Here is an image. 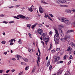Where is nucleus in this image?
Wrapping results in <instances>:
<instances>
[{"label":"nucleus","mask_w":75,"mask_h":75,"mask_svg":"<svg viewBox=\"0 0 75 75\" xmlns=\"http://www.w3.org/2000/svg\"><path fill=\"white\" fill-rule=\"evenodd\" d=\"M58 19L59 21L64 23L67 25H69L71 24V22L69 20H68L67 18L63 17H59L58 18Z\"/></svg>","instance_id":"1"},{"label":"nucleus","mask_w":75,"mask_h":75,"mask_svg":"<svg viewBox=\"0 0 75 75\" xmlns=\"http://www.w3.org/2000/svg\"><path fill=\"white\" fill-rule=\"evenodd\" d=\"M54 62H57V64H59L60 62L59 61V60L60 59V57L59 56L58 57L54 56Z\"/></svg>","instance_id":"2"},{"label":"nucleus","mask_w":75,"mask_h":75,"mask_svg":"<svg viewBox=\"0 0 75 75\" xmlns=\"http://www.w3.org/2000/svg\"><path fill=\"white\" fill-rule=\"evenodd\" d=\"M38 33L40 34L41 35H42V36H43V37H45V34L43 33V31L42 29L39 28L38 30Z\"/></svg>","instance_id":"3"},{"label":"nucleus","mask_w":75,"mask_h":75,"mask_svg":"<svg viewBox=\"0 0 75 75\" xmlns=\"http://www.w3.org/2000/svg\"><path fill=\"white\" fill-rule=\"evenodd\" d=\"M17 17L19 18L20 17V18H25V20H29L30 18L29 17H25V16L22 15H18V16H17Z\"/></svg>","instance_id":"4"},{"label":"nucleus","mask_w":75,"mask_h":75,"mask_svg":"<svg viewBox=\"0 0 75 75\" xmlns=\"http://www.w3.org/2000/svg\"><path fill=\"white\" fill-rule=\"evenodd\" d=\"M47 17L49 20H50L52 21H53L52 19L50 17V16H49V15H48V14L47 13V14H46V13H45V16H44V17H45V18H47Z\"/></svg>","instance_id":"5"},{"label":"nucleus","mask_w":75,"mask_h":75,"mask_svg":"<svg viewBox=\"0 0 75 75\" xmlns=\"http://www.w3.org/2000/svg\"><path fill=\"white\" fill-rule=\"evenodd\" d=\"M59 33L60 35H61L62 37H63L64 36V35L63 33V32H62V31L61 30V28H59L58 29Z\"/></svg>","instance_id":"6"},{"label":"nucleus","mask_w":75,"mask_h":75,"mask_svg":"<svg viewBox=\"0 0 75 75\" xmlns=\"http://www.w3.org/2000/svg\"><path fill=\"white\" fill-rule=\"evenodd\" d=\"M70 38V36L68 35H66L65 36L64 39L66 41H68Z\"/></svg>","instance_id":"7"},{"label":"nucleus","mask_w":75,"mask_h":75,"mask_svg":"<svg viewBox=\"0 0 75 75\" xmlns=\"http://www.w3.org/2000/svg\"><path fill=\"white\" fill-rule=\"evenodd\" d=\"M39 10L40 13H44V9L42 8V7L41 6L39 7Z\"/></svg>","instance_id":"8"},{"label":"nucleus","mask_w":75,"mask_h":75,"mask_svg":"<svg viewBox=\"0 0 75 75\" xmlns=\"http://www.w3.org/2000/svg\"><path fill=\"white\" fill-rule=\"evenodd\" d=\"M54 30L56 33V34L55 35H56L58 37H59V35L57 29H54Z\"/></svg>","instance_id":"9"},{"label":"nucleus","mask_w":75,"mask_h":75,"mask_svg":"<svg viewBox=\"0 0 75 75\" xmlns=\"http://www.w3.org/2000/svg\"><path fill=\"white\" fill-rule=\"evenodd\" d=\"M58 36L56 35H55L54 37V41H58Z\"/></svg>","instance_id":"10"},{"label":"nucleus","mask_w":75,"mask_h":75,"mask_svg":"<svg viewBox=\"0 0 75 75\" xmlns=\"http://www.w3.org/2000/svg\"><path fill=\"white\" fill-rule=\"evenodd\" d=\"M51 62V60L50 59L48 60L47 61V67H49L50 66V62Z\"/></svg>","instance_id":"11"},{"label":"nucleus","mask_w":75,"mask_h":75,"mask_svg":"<svg viewBox=\"0 0 75 75\" xmlns=\"http://www.w3.org/2000/svg\"><path fill=\"white\" fill-rule=\"evenodd\" d=\"M61 70V69H59L57 73V75H60V74H61L62 73V70Z\"/></svg>","instance_id":"12"},{"label":"nucleus","mask_w":75,"mask_h":75,"mask_svg":"<svg viewBox=\"0 0 75 75\" xmlns=\"http://www.w3.org/2000/svg\"><path fill=\"white\" fill-rule=\"evenodd\" d=\"M28 10L29 11H30V12H32V11H33V8L31 7L30 8H28Z\"/></svg>","instance_id":"13"},{"label":"nucleus","mask_w":75,"mask_h":75,"mask_svg":"<svg viewBox=\"0 0 75 75\" xmlns=\"http://www.w3.org/2000/svg\"><path fill=\"white\" fill-rule=\"evenodd\" d=\"M17 60H19L20 58H23L22 57H21V56H20L19 55H17Z\"/></svg>","instance_id":"14"},{"label":"nucleus","mask_w":75,"mask_h":75,"mask_svg":"<svg viewBox=\"0 0 75 75\" xmlns=\"http://www.w3.org/2000/svg\"><path fill=\"white\" fill-rule=\"evenodd\" d=\"M71 27H75V22H73L71 24Z\"/></svg>","instance_id":"15"},{"label":"nucleus","mask_w":75,"mask_h":75,"mask_svg":"<svg viewBox=\"0 0 75 75\" xmlns=\"http://www.w3.org/2000/svg\"><path fill=\"white\" fill-rule=\"evenodd\" d=\"M41 3H43V4H48V3L47 2H45V1L44 0H41Z\"/></svg>","instance_id":"16"},{"label":"nucleus","mask_w":75,"mask_h":75,"mask_svg":"<svg viewBox=\"0 0 75 75\" xmlns=\"http://www.w3.org/2000/svg\"><path fill=\"white\" fill-rule=\"evenodd\" d=\"M67 32L68 33H72V32H74V30H68Z\"/></svg>","instance_id":"17"},{"label":"nucleus","mask_w":75,"mask_h":75,"mask_svg":"<svg viewBox=\"0 0 75 75\" xmlns=\"http://www.w3.org/2000/svg\"><path fill=\"white\" fill-rule=\"evenodd\" d=\"M67 51H72V48L71 47H69L67 50Z\"/></svg>","instance_id":"18"},{"label":"nucleus","mask_w":75,"mask_h":75,"mask_svg":"<svg viewBox=\"0 0 75 75\" xmlns=\"http://www.w3.org/2000/svg\"><path fill=\"white\" fill-rule=\"evenodd\" d=\"M18 43L19 44H22V42L21 41V39H19L18 40Z\"/></svg>","instance_id":"19"},{"label":"nucleus","mask_w":75,"mask_h":75,"mask_svg":"<svg viewBox=\"0 0 75 75\" xmlns=\"http://www.w3.org/2000/svg\"><path fill=\"white\" fill-rule=\"evenodd\" d=\"M65 3H67L68 4L70 3V1L68 0H65Z\"/></svg>","instance_id":"20"},{"label":"nucleus","mask_w":75,"mask_h":75,"mask_svg":"<svg viewBox=\"0 0 75 75\" xmlns=\"http://www.w3.org/2000/svg\"><path fill=\"white\" fill-rule=\"evenodd\" d=\"M56 2L58 4H59V3H61V1L60 0H56Z\"/></svg>","instance_id":"21"},{"label":"nucleus","mask_w":75,"mask_h":75,"mask_svg":"<svg viewBox=\"0 0 75 75\" xmlns=\"http://www.w3.org/2000/svg\"><path fill=\"white\" fill-rule=\"evenodd\" d=\"M36 68V67H34L32 70V72H35V69Z\"/></svg>","instance_id":"22"},{"label":"nucleus","mask_w":75,"mask_h":75,"mask_svg":"<svg viewBox=\"0 0 75 75\" xmlns=\"http://www.w3.org/2000/svg\"><path fill=\"white\" fill-rule=\"evenodd\" d=\"M60 40H61L63 42H65V40L63 38H61Z\"/></svg>","instance_id":"23"},{"label":"nucleus","mask_w":75,"mask_h":75,"mask_svg":"<svg viewBox=\"0 0 75 75\" xmlns=\"http://www.w3.org/2000/svg\"><path fill=\"white\" fill-rule=\"evenodd\" d=\"M65 3V0H62V1H60V3Z\"/></svg>","instance_id":"24"},{"label":"nucleus","mask_w":75,"mask_h":75,"mask_svg":"<svg viewBox=\"0 0 75 75\" xmlns=\"http://www.w3.org/2000/svg\"><path fill=\"white\" fill-rule=\"evenodd\" d=\"M14 40H15V39H12L11 40H10L8 42H10L11 43L13 41H14Z\"/></svg>","instance_id":"25"},{"label":"nucleus","mask_w":75,"mask_h":75,"mask_svg":"<svg viewBox=\"0 0 75 75\" xmlns=\"http://www.w3.org/2000/svg\"><path fill=\"white\" fill-rule=\"evenodd\" d=\"M45 42H48L49 41V39H45Z\"/></svg>","instance_id":"26"},{"label":"nucleus","mask_w":75,"mask_h":75,"mask_svg":"<svg viewBox=\"0 0 75 75\" xmlns=\"http://www.w3.org/2000/svg\"><path fill=\"white\" fill-rule=\"evenodd\" d=\"M31 24H29L27 25V27L29 28V29H30V27H31Z\"/></svg>","instance_id":"27"},{"label":"nucleus","mask_w":75,"mask_h":75,"mask_svg":"<svg viewBox=\"0 0 75 75\" xmlns=\"http://www.w3.org/2000/svg\"><path fill=\"white\" fill-rule=\"evenodd\" d=\"M71 47H74V43H73V42H71Z\"/></svg>","instance_id":"28"},{"label":"nucleus","mask_w":75,"mask_h":75,"mask_svg":"<svg viewBox=\"0 0 75 75\" xmlns=\"http://www.w3.org/2000/svg\"><path fill=\"white\" fill-rule=\"evenodd\" d=\"M60 7H68V6L67 5H60Z\"/></svg>","instance_id":"29"},{"label":"nucleus","mask_w":75,"mask_h":75,"mask_svg":"<svg viewBox=\"0 0 75 75\" xmlns=\"http://www.w3.org/2000/svg\"><path fill=\"white\" fill-rule=\"evenodd\" d=\"M35 26H36V24H35L34 25H32V28L33 29H34V28H35Z\"/></svg>","instance_id":"30"},{"label":"nucleus","mask_w":75,"mask_h":75,"mask_svg":"<svg viewBox=\"0 0 75 75\" xmlns=\"http://www.w3.org/2000/svg\"><path fill=\"white\" fill-rule=\"evenodd\" d=\"M23 60H24V61H25V62H28V59H27L26 58H24L23 59Z\"/></svg>","instance_id":"31"},{"label":"nucleus","mask_w":75,"mask_h":75,"mask_svg":"<svg viewBox=\"0 0 75 75\" xmlns=\"http://www.w3.org/2000/svg\"><path fill=\"white\" fill-rule=\"evenodd\" d=\"M38 62H39V61H37V64L38 67H39V65H40V63Z\"/></svg>","instance_id":"32"},{"label":"nucleus","mask_w":75,"mask_h":75,"mask_svg":"<svg viewBox=\"0 0 75 75\" xmlns=\"http://www.w3.org/2000/svg\"><path fill=\"white\" fill-rule=\"evenodd\" d=\"M52 44H51L50 45V49H51V48H52Z\"/></svg>","instance_id":"33"},{"label":"nucleus","mask_w":75,"mask_h":75,"mask_svg":"<svg viewBox=\"0 0 75 75\" xmlns=\"http://www.w3.org/2000/svg\"><path fill=\"white\" fill-rule=\"evenodd\" d=\"M1 44H6V41H2L1 42Z\"/></svg>","instance_id":"34"},{"label":"nucleus","mask_w":75,"mask_h":75,"mask_svg":"<svg viewBox=\"0 0 75 75\" xmlns=\"http://www.w3.org/2000/svg\"><path fill=\"white\" fill-rule=\"evenodd\" d=\"M45 39L49 40V37L48 36H46L45 38Z\"/></svg>","instance_id":"35"},{"label":"nucleus","mask_w":75,"mask_h":75,"mask_svg":"<svg viewBox=\"0 0 75 75\" xmlns=\"http://www.w3.org/2000/svg\"><path fill=\"white\" fill-rule=\"evenodd\" d=\"M4 16V14H1V15H0V17H3Z\"/></svg>","instance_id":"36"},{"label":"nucleus","mask_w":75,"mask_h":75,"mask_svg":"<svg viewBox=\"0 0 75 75\" xmlns=\"http://www.w3.org/2000/svg\"><path fill=\"white\" fill-rule=\"evenodd\" d=\"M29 68L28 66H27L25 68V70H28V69Z\"/></svg>","instance_id":"37"},{"label":"nucleus","mask_w":75,"mask_h":75,"mask_svg":"<svg viewBox=\"0 0 75 75\" xmlns=\"http://www.w3.org/2000/svg\"><path fill=\"white\" fill-rule=\"evenodd\" d=\"M13 18H16L17 19H19V18L17 17V16H13Z\"/></svg>","instance_id":"38"},{"label":"nucleus","mask_w":75,"mask_h":75,"mask_svg":"<svg viewBox=\"0 0 75 75\" xmlns=\"http://www.w3.org/2000/svg\"><path fill=\"white\" fill-rule=\"evenodd\" d=\"M60 50V48H56V51H59Z\"/></svg>","instance_id":"39"},{"label":"nucleus","mask_w":75,"mask_h":75,"mask_svg":"<svg viewBox=\"0 0 75 75\" xmlns=\"http://www.w3.org/2000/svg\"><path fill=\"white\" fill-rule=\"evenodd\" d=\"M70 59H72V55H71L69 57Z\"/></svg>","instance_id":"40"},{"label":"nucleus","mask_w":75,"mask_h":75,"mask_svg":"<svg viewBox=\"0 0 75 75\" xmlns=\"http://www.w3.org/2000/svg\"><path fill=\"white\" fill-rule=\"evenodd\" d=\"M67 73V74H69V75H70V73L69 72V71H66V73ZM69 73V74H68Z\"/></svg>","instance_id":"41"},{"label":"nucleus","mask_w":75,"mask_h":75,"mask_svg":"<svg viewBox=\"0 0 75 75\" xmlns=\"http://www.w3.org/2000/svg\"><path fill=\"white\" fill-rule=\"evenodd\" d=\"M52 69V66L50 65L49 67V69L50 71H51V69Z\"/></svg>","instance_id":"42"},{"label":"nucleus","mask_w":75,"mask_h":75,"mask_svg":"<svg viewBox=\"0 0 75 75\" xmlns=\"http://www.w3.org/2000/svg\"><path fill=\"white\" fill-rule=\"evenodd\" d=\"M14 23V21H10L9 22V24H11L12 23Z\"/></svg>","instance_id":"43"},{"label":"nucleus","mask_w":75,"mask_h":75,"mask_svg":"<svg viewBox=\"0 0 75 75\" xmlns=\"http://www.w3.org/2000/svg\"><path fill=\"white\" fill-rule=\"evenodd\" d=\"M40 56H38V60L37 61H39L40 62Z\"/></svg>","instance_id":"44"},{"label":"nucleus","mask_w":75,"mask_h":75,"mask_svg":"<svg viewBox=\"0 0 75 75\" xmlns=\"http://www.w3.org/2000/svg\"><path fill=\"white\" fill-rule=\"evenodd\" d=\"M49 34L50 35H52V31L50 32Z\"/></svg>","instance_id":"45"},{"label":"nucleus","mask_w":75,"mask_h":75,"mask_svg":"<svg viewBox=\"0 0 75 75\" xmlns=\"http://www.w3.org/2000/svg\"><path fill=\"white\" fill-rule=\"evenodd\" d=\"M2 23H5V24H7L8 23V22H6V21H3L2 22Z\"/></svg>","instance_id":"46"},{"label":"nucleus","mask_w":75,"mask_h":75,"mask_svg":"<svg viewBox=\"0 0 75 75\" xmlns=\"http://www.w3.org/2000/svg\"><path fill=\"white\" fill-rule=\"evenodd\" d=\"M13 7H14V6H11L9 7V8H12Z\"/></svg>","instance_id":"47"},{"label":"nucleus","mask_w":75,"mask_h":75,"mask_svg":"<svg viewBox=\"0 0 75 75\" xmlns=\"http://www.w3.org/2000/svg\"><path fill=\"white\" fill-rule=\"evenodd\" d=\"M19 7H20L19 5H17L15 6V7H16V8H17Z\"/></svg>","instance_id":"48"},{"label":"nucleus","mask_w":75,"mask_h":75,"mask_svg":"<svg viewBox=\"0 0 75 75\" xmlns=\"http://www.w3.org/2000/svg\"><path fill=\"white\" fill-rule=\"evenodd\" d=\"M63 58H64V59H66L67 58V55H64V56L63 57Z\"/></svg>","instance_id":"49"},{"label":"nucleus","mask_w":75,"mask_h":75,"mask_svg":"<svg viewBox=\"0 0 75 75\" xmlns=\"http://www.w3.org/2000/svg\"><path fill=\"white\" fill-rule=\"evenodd\" d=\"M39 27H42V25L41 24H40L39 25Z\"/></svg>","instance_id":"50"},{"label":"nucleus","mask_w":75,"mask_h":75,"mask_svg":"<svg viewBox=\"0 0 75 75\" xmlns=\"http://www.w3.org/2000/svg\"><path fill=\"white\" fill-rule=\"evenodd\" d=\"M2 34L3 35H6V33H5V32H3L2 33Z\"/></svg>","instance_id":"51"},{"label":"nucleus","mask_w":75,"mask_h":75,"mask_svg":"<svg viewBox=\"0 0 75 75\" xmlns=\"http://www.w3.org/2000/svg\"><path fill=\"white\" fill-rule=\"evenodd\" d=\"M55 44H58V41H55Z\"/></svg>","instance_id":"52"},{"label":"nucleus","mask_w":75,"mask_h":75,"mask_svg":"<svg viewBox=\"0 0 75 75\" xmlns=\"http://www.w3.org/2000/svg\"><path fill=\"white\" fill-rule=\"evenodd\" d=\"M71 62V61L70 60L68 63V65H69Z\"/></svg>","instance_id":"53"},{"label":"nucleus","mask_w":75,"mask_h":75,"mask_svg":"<svg viewBox=\"0 0 75 75\" xmlns=\"http://www.w3.org/2000/svg\"><path fill=\"white\" fill-rule=\"evenodd\" d=\"M10 70H9L7 71H6V73H8V72H10Z\"/></svg>","instance_id":"54"},{"label":"nucleus","mask_w":75,"mask_h":75,"mask_svg":"<svg viewBox=\"0 0 75 75\" xmlns=\"http://www.w3.org/2000/svg\"><path fill=\"white\" fill-rule=\"evenodd\" d=\"M15 71V69H13L12 70H11V71L12 72H14Z\"/></svg>","instance_id":"55"},{"label":"nucleus","mask_w":75,"mask_h":75,"mask_svg":"<svg viewBox=\"0 0 75 75\" xmlns=\"http://www.w3.org/2000/svg\"><path fill=\"white\" fill-rule=\"evenodd\" d=\"M28 50L30 52H31V50L30 49H28Z\"/></svg>","instance_id":"56"},{"label":"nucleus","mask_w":75,"mask_h":75,"mask_svg":"<svg viewBox=\"0 0 75 75\" xmlns=\"http://www.w3.org/2000/svg\"><path fill=\"white\" fill-rule=\"evenodd\" d=\"M50 15L51 17H54V15H53L52 14H50Z\"/></svg>","instance_id":"57"},{"label":"nucleus","mask_w":75,"mask_h":75,"mask_svg":"<svg viewBox=\"0 0 75 75\" xmlns=\"http://www.w3.org/2000/svg\"><path fill=\"white\" fill-rule=\"evenodd\" d=\"M51 52L52 53H54L55 52V50H52Z\"/></svg>","instance_id":"58"},{"label":"nucleus","mask_w":75,"mask_h":75,"mask_svg":"<svg viewBox=\"0 0 75 75\" xmlns=\"http://www.w3.org/2000/svg\"><path fill=\"white\" fill-rule=\"evenodd\" d=\"M0 74H1L3 73V70H0Z\"/></svg>","instance_id":"59"},{"label":"nucleus","mask_w":75,"mask_h":75,"mask_svg":"<svg viewBox=\"0 0 75 75\" xmlns=\"http://www.w3.org/2000/svg\"><path fill=\"white\" fill-rule=\"evenodd\" d=\"M64 54V51L60 52V55H62Z\"/></svg>","instance_id":"60"},{"label":"nucleus","mask_w":75,"mask_h":75,"mask_svg":"<svg viewBox=\"0 0 75 75\" xmlns=\"http://www.w3.org/2000/svg\"><path fill=\"white\" fill-rule=\"evenodd\" d=\"M28 35L30 37H31V34L30 33H28Z\"/></svg>","instance_id":"61"},{"label":"nucleus","mask_w":75,"mask_h":75,"mask_svg":"<svg viewBox=\"0 0 75 75\" xmlns=\"http://www.w3.org/2000/svg\"><path fill=\"white\" fill-rule=\"evenodd\" d=\"M59 62L60 63H61L62 64V63H63V62H64L63 61H60Z\"/></svg>","instance_id":"62"},{"label":"nucleus","mask_w":75,"mask_h":75,"mask_svg":"<svg viewBox=\"0 0 75 75\" xmlns=\"http://www.w3.org/2000/svg\"><path fill=\"white\" fill-rule=\"evenodd\" d=\"M14 44V43L13 42H11V43H10V45H13Z\"/></svg>","instance_id":"63"},{"label":"nucleus","mask_w":75,"mask_h":75,"mask_svg":"<svg viewBox=\"0 0 75 75\" xmlns=\"http://www.w3.org/2000/svg\"><path fill=\"white\" fill-rule=\"evenodd\" d=\"M21 74H22V72H20V73L18 74V75H21Z\"/></svg>","instance_id":"64"}]
</instances>
